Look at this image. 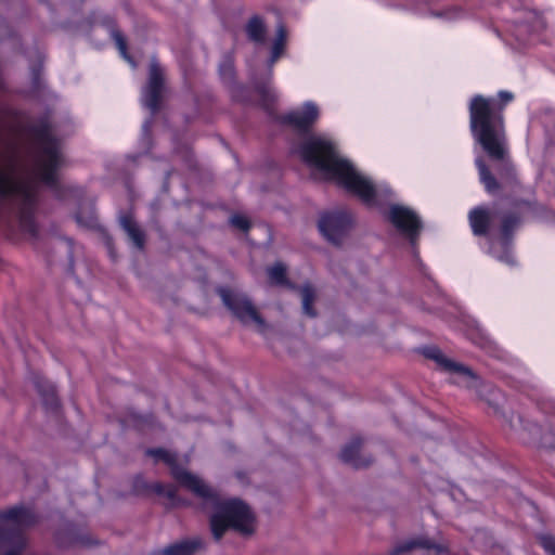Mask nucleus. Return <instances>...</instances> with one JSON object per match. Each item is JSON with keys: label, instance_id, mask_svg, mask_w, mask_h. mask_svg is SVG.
<instances>
[{"label": "nucleus", "instance_id": "nucleus-24", "mask_svg": "<svg viewBox=\"0 0 555 555\" xmlns=\"http://www.w3.org/2000/svg\"><path fill=\"white\" fill-rule=\"evenodd\" d=\"M154 490L168 498L173 504L177 503V489L172 485H160L157 483L154 486Z\"/></svg>", "mask_w": 555, "mask_h": 555}, {"label": "nucleus", "instance_id": "nucleus-8", "mask_svg": "<svg viewBox=\"0 0 555 555\" xmlns=\"http://www.w3.org/2000/svg\"><path fill=\"white\" fill-rule=\"evenodd\" d=\"M351 228V216L343 209L322 212L318 220V229L331 244L339 245L346 238Z\"/></svg>", "mask_w": 555, "mask_h": 555}, {"label": "nucleus", "instance_id": "nucleus-4", "mask_svg": "<svg viewBox=\"0 0 555 555\" xmlns=\"http://www.w3.org/2000/svg\"><path fill=\"white\" fill-rule=\"evenodd\" d=\"M468 109L473 138L492 159H504L506 137L503 107H498L494 99L477 94L472 98Z\"/></svg>", "mask_w": 555, "mask_h": 555}, {"label": "nucleus", "instance_id": "nucleus-9", "mask_svg": "<svg viewBox=\"0 0 555 555\" xmlns=\"http://www.w3.org/2000/svg\"><path fill=\"white\" fill-rule=\"evenodd\" d=\"M164 91V70L156 61L152 60L149 70V80L141 93L142 105L152 113H155L158 109Z\"/></svg>", "mask_w": 555, "mask_h": 555}, {"label": "nucleus", "instance_id": "nucleus-17", "mask_svg": "<svg viewBox=\"0 0 555 555\" xmlns=\"http://www.w3.org/2000/svg\"><path fill=\"white\" fill-rule=\"evenodd\" d=\"M287 40V33L284 26L280 25L276 30V37L272 44L270 66H272L284 53Z\"/></svg>", "mask_w": 555, "mask_h": 555}, {"label": "nucleus", "instance_id": "nucleus-1", "mask_svg": "<svg viewBox=\"0 0 555 555\" xmlns=\"http://www.w3.org/2000/svg\"><path fill=\"white\" fill-rule=\"evenodd\" d=\"M63 164L61 146L49 130L39 133L34 145L26 147L0 120V201L16 211L21 227L33 235L38 180L54 184L55 171Z\"/></svg>", "mask_w": 555, "mask_h": 555}, {"label": "nucleus", "instance_id": "nucleus-26", "mask_svg": "<svg viewBox=\"0 0 555 555\" xmlns=\"http://www.w3.org/2000/svg\"><path fill=\"white\" fill-rule=\"evenodd\" d=\"M437 17H442L446 21H454L462 16L461 10L456 7L448 9L442 12L433 13Z\"/></svg>", "mask_w": 555, "mask_h": 555}, {"label": "nucleus", "instance_id": "nucleus-18", "mask_svg": "<svg viewBox=\"0 0 555 555\" xmlns=\"http://www.w3.org/2000/svg\"><path fill=\"white\" fill-rule=\"evenodd\" d=\"M201 546L199 540L183 541L173 544L163 551L164 555H194L196 550Z\"/></svg>", "mask_w": 555, "mask_h": 555}, {"label": "nucleus", "instance_id": "nucleus-21", "mask_svg": "<svg viewBox=\"0 0 555 555\" xmlns=\"http://www.w3.org/2000/svg\"><path fill=\"white\" fill-rule=\"evenodd\" d=\"M35 385L38 388L41 396L43 397L46 404L50 405L51 408L57 405L55 389L51 383L41 377H36Z\"/></svg>", "mask_w": 555, "mask_h": 555}, {"label": "nucleus", "instance_id": "nucleus-14", "mask_svg": "<svg viewBox=\"0 0 555 555\" xmlns=\"http://www.w3.org/2000/svg\"><path fill=\"white\" fill-rule=\"evenodd\" d=\"M119 223L137 248L144 245V234L130 215L121 216Z\"/></svg>", "mask_w": 555, "mask_h": 555}, {"label": "nucleus", "instance_id": "nucleus-23", "mask_svg": "<svg viewBox=\"0 0 555 555\" xmlns=\"http://www.w3.org/2000/svg\"><path fill=\"white\" fill-rule=\"evenodd\" d=\"M268 276L272 284H282L285 278V267L282 263H275L268 269Z\"/></svg>", "mask_w": 555, "mask_h": 555}, {"label": "nucleus", "instance_id": "nucleus-32", "mask_svg": "<svg viewBox=\"0 0 555 555\" xmlns=\"http://www.w3.org/2000/svg\"><path fill=\"white\" fill-rule=\"evenodd\" d=\"M149 129H150V122L149 121H145L143 124V127H142V130H143V133H147L149 132Z\"/></svg>", "mask_w": 555, "mask_h": 555}, {"label": "nucleus", "instance_id": "nucleus-30", "mask_svg": "<svg viewBox=\"0 0 555 555\" xmlns=\"http://www.w3.org/2000/svg\"><path fill=\"white\" fill-rule=\"evenodd\" d=\"M221 75L224 77V78H231L232 76V67L230 64H225L224 66L221 67Z\"/></svg>", "mask_w": 555, "mask_h": 555}, {"label": "nucleus", "instance_id": "nucleus-15", "mask_svg": "<svg viewBox=\"0 0 555 555\" xmlns=\"http://www.w3.org/2000/svg\"><path fill=\"white\" fill-rule=\"evenodd\" d=\"M491 211L485 208H475L469 212V222L474 234L480 235L487 232L489 222L491 220Z\"/></svg>", "mask_w": 555, "mask_h": 555}, {"label": "nucleus", "instance_id": "nucleus-28", "mask_svg": "<svg viewBox=\"0 0 555 555\" xmlns=\"http://www.w3.org/2000/svg\"><path fill=\"white\" fill-rule=\"evenodd\" d=\"M541 544L550 554L555 555V539L550 535L541 538Z\"/></svg>", "mask_w": 555, "mask_h": 555}, {"label": "nucleus", "instance_id": "nucleus-13", "mask_svg": "<svg viewBox=\"0 0 555 555\" xmlns=\"http://www.w3.org/2000/svg\"><path fill=\"white\" fill-rule=\"evenodd\" d=\"M416 547H422V548H427V550L433 548L438 554H441L446 551V548L442 545L435 544V543L430 542L429 540L422 538V539H413V540L406 541L402 544H399L398 546L395 547V550L389 555H404L408 552H410Z\"/></svg>", "mask_w": 555, "mask_h": 555}, {"label": "nucleus", "instance_id": "nucleus-19", "mask_svg": "<svg viewBox=\"0 0 555 555\" xmlns=\"http://www.w3.org/2000/svg\"><path fill=\"white\" fill-rule=\"evenodd\" d=\"M476 166L478 168L480 181L485 185L486 190L488 192L496 191L499 184L495 178L491 175L490 170L488 169L481 157L476 158Z\"/></svg>", "mask_w": 555, "mask_h": 555}, {"label": "nucleus", "instance_id": "nucleus-12", "mask_svg": "<svg viewBox=\"0 0 555 555\" xmlns=\"http://www.w3.org/2000/svg\"><path fill=\"white\" fill-rule=\"evenodd\" d=\"M517 223L516 217H508L503 221L502 232L503 235L501 238L493 241L490 246L489 253L495 257L499 261L507 264L514 266L515 258L513 256L509 242H508V233L509 229Z\"/></svg>", "mask_w": 555, "mask_h": 555}, {"label": "nucleus", "instance_id": "nucleus-11", "mask_svg": "<svg viewBox=\"0 0 555 555\" xmlns=\"http://www.w3.org/2000/svg\"><path fill=\"white\" fill-rule=\"evenodd\" d=\"M319 116V106L314 102L308 101L285 115L284 121L298 130H307L318 120Z\"/></svg>", "mask_w": 555, "mask_h": 555}, {"label": "nucleus", "instance_id": "nucleus-27", "mask_svg": "<svg viewBox=\"0 0 555 555\" xmlns=\"http://www.w3.org/2000/svg\"><path fill=\"white\" fill-rule=\"evenodd\" d=\"M231 224L235 228L247 231L249 229V221L245 216L234 215L231 217Z\"/></svg>", "mask_w": 555, "mask_h": 555}, {"label": "nucleus", "instance_id": "nucleus-5", "mask_svg": "<svg viewBox=\"0 0 555 555\" xmlns=\"http://www.w3.org/2000/svg\"><path fill=\"white\" fill-rule=\"evenodd\" d=\"M37 522V515L30 507L13 506L0 511V555H34L23 554L27 539L22 530Z\"/></svg>", "mask_w": 555, "mask_h": 555}, {"label": "nucleus", "instance_id": "nucleus-10", "mask_svg": "<svg viewBox=\"0 0 555 555\" xmlns=\"http://www.w3.org/2000/svg\"><path fill=\"white\" fill-rule=\"evenodd\" d=\"M388 218L400 233L414 242L422 228V222L413 209L403 205H392L389 208Z\"/></svg>", "mask_w": 555, "mask_h": 555}, {"label": "nucleus", "instance_id": "nucleus-20", "mask_svg": "<svg viewBox=\"0 0 555 555\" xmlns=\"http://www.w3.org/2000/svg\"><path fill=\"white\" fill-rule=\"evenodd\" d=\"M246 31L249 37L255 42H263L266 35V27L263 21L259 16L251 17L247 25Z\"/></svg>", "mask_w": 555, "mask_h": 555}, {"label": "nucleus", "instance_id": "nucleus-33", "mask_svg": "<svg viewBox=\"0 0 555 555\" xmlns=\"http://www.w3.org/2000/svg\"><path fill=\"white\" fill-rule=\"evenodd\" d=\"M57 541H59V543H61V544H65V541H63L61 537H57Z\"/></svg>", "mask_w": 555, "mask_h": 555}, {"label": "nucleus", "instance_id": "nucleus-29", "mask_svg": "<svg viewBox=\"0 0 555 555\" xmlns=\"http://www.w3.org/2000/svg\"><path fill=\"white\" fill-rule=\"evenodd\" d=\"M499 98L503 103H507L514 99V95L508 91H500Z\"/></svg>", "mask_w": 555, "mask_h": 555}, {"label": "nucleus", "instance_id": "nucleus-22", "mask_svg": "<svg viewBox=\"0 0 555 555\" xmlns=\"http://www.w3.org/2000/svg\"><path fill=\"white\" fill-rule=\"evenodd\" d=\"M300 298L302 312L310 318L315 317V311L312 308V304L315 299V291L310 285H305L300 288Z\"/></svg>", "mask_w": 555, "mask_h": 555}, {"label": "nucleus", "instance_id": "nucleus-2", "mask_svg": "<svg viewBox=\"0 0 555 555\" xmlns=\"http://www.w3.org/2000/svg\"><path fill=\"white\" fill-rule=\"evenodd\" d=\"M302 160L321 179L332 181L367 205H377L391 194L386 184H377L338 151L336 141L325 134L307 137L300 147Z\"/></svg>", "mask_w": 555, "mask_h": 555}, {"label": "nucleus", "instance_id": "nucleus-3", "mask_svg": "<svg viewBox=\"0 0 555 555\" xmlns=\"http://www.w3.org/2000/svg\"><path fill=\"white\" fill-rule=\"evenodd\" d=\"M156 461H163L171 468V475L180 487L201 500L205 508H211L210 528L219 540L228 529L248 535L255 530V516L250 508L238 499H228L210 487L202 477L188 470L179 457L167 450L149 452Z\"/></svg>", "mask_w": 555, "mask_h": 555}, {"label": "nucleus", "instance_id": "nucleus-6", "mask_svg": "<svg viewBox=\"0 0 555 555\" xmlns=\"http://www.w3.org/2000/svg\"><path fill=\"white\" fill-rule=\"evenodd\" d=\"M219 294L223 304L243 324L261 335L269 334L270 326L244 294L229 288H221Z\"/></svg>", "mask_w": 555, "mask_h": 555}, {"label": "nucleus", "instance_id": "nucleus-16", "mask_svg": "<svg viewBox=\"0 0 555 555\" xmlns=\"http://www.w3.org/2000/svg\"><path fill=\"white\" fill-rule=\"evenodd\" d=\"M360 450L361 440L353 439L343 448L340 452V457L344 462L349 463L353 466H364L367 464V462L361 459Z\"/></svg>", "mask_w": 555, "mask_h": 555}, {"label": "nucleus", "instance_id": "nucleus-31", "mask_svg": "<svg viewBox=\"0 0 555 555\" xmlns=\"http://www.w3.org/2000/svg\"><path fill=\"white\" fill-rule=\"evenodd\" d=\"M261 92H262L263 96H268L272 101L275 99V94L270 88L263 89Z\"/></svg>", "mask_w": 555, "mask_h": 555}, {"label": "nucleus", "instance_id": "nucleus-25", "mask_svg": "<svg viewBox=\"0 0 555 555\" xmlns=\"http://www.w3.org/2000/svg\"><path fill=\"white\" fill-rule=\"evenodd\" d=\"M113 37L120 55L134 67V63L132 62L131 57L127 54L126 42L122 36L119 33H114Z\"/></svg>", "mask_w": 555, "mask_h": 555}, {"label": "nucleus", "instance_id": "nucleus-7", "mask_svg": "<svg viewBox=\"0 0 555 555\" xmlns=\"http://www.w3.org/2000/svg\"><path fill=\"white\" fill-rule=\"evenodd\" d=\"M424 354L435 360L443 371L451 375V383L478 392L481 382L468 367L447 358L439 349L434 347L426 348Z\"/></svg>", "mask_w": 555, "mask_h": 555}]
</instances>
